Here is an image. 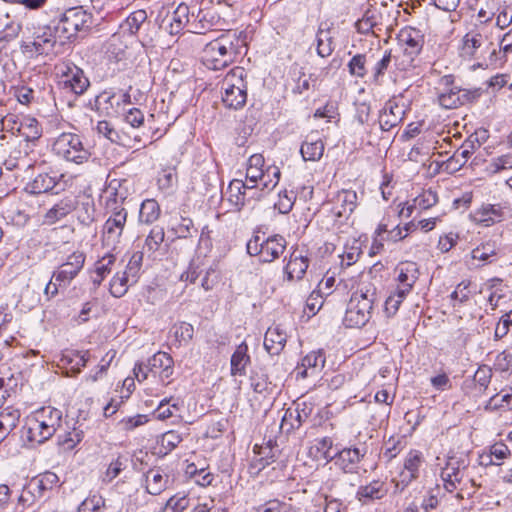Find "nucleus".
<instances>
[{
	"label": "nucleus",
	"instance_id": "f257e3e1",
	"mask_svg": "<svg viewBox=\"0 0 512 512\" xmlns=\"http://www.w3.org/2000/svg\"><path fill=\"white\" fill-rule=\"evenodd\" d=\"M243 32L228 31L212 40L203 49L202 62L211 70H220L230 65L242 53L246 45Z\"/></svg>",
	"mask_w": 512,
	"mask_h": 512
},
{
	"label": "nucleus",
	"instance_id": "f03ea898",
	"mask_svg": "<svg viewBox=\"0 0 512 512\" xmlns=\"http://www.w3.org/2000/svg\"><path fill=\"white\" fill-rule=\"evenodd\" d=\"M498 54L500 52H497L493 44L478 31H470L462 39L460 56L465 60L477 61L471 66L472 70L497 66Z\"/></svg>",
	"mask_w": 512,
	"mask_h": 512
},
{
	"label": "nucleus",
	"instance_id": "7ed1b4c3",
	"mask_svg": "<svg viewBox=\"0 0 512 512\" xmlns=\"http://www.w3.org/2000/svg\"><path fill=\"white\" fill-rule=\"evenodd\" d=\"M398 53L394 55V65L399 71H408L415 67V60L421 53L425 38L421 30L406 26L397 36Z\"/></svg>",
	"mask_w": 512,
	"mask_h": 512
},
{
	"label": "nucleus",
	"instance_id": "20e7f679",
	"mask_svg": "<svg viewBox=\"0 0 512 512\" xmlns=\"http://www.w3.org/2000/svg\"><path fill=\"white\" fill-rule=\"evenodd\" d=\"M376 299V289L370 285L354 292L345 312L343 320L345 326L350 328L364 326L371 318Z\"/></svg>",
	"mask_w": 512,
	"mask_h": 512
},
{
	"label": "nucleus",
	"instance_id": "39448f33",
	"mask_svg": "<svg viewBox=\"0 0 512 512\" xmlns=\"http://www.w3.org/2000/svg\"><path fill=\"white\" fill-rule=\"evenodd\" d=\"M286 246V239L279 234L266 239L255 235L247 242L246 249L250 256H257L261 263H271L284 253Z\"/></svg>",
	"mask_w": 512,
	"mask_h": 512
},
{
	"label": "nucleus",
	"instance_id": "423d86ee",
	"mask_svg": "<svg viewBox=\"0 0 512 512\" xmlns=\"http://www.w3.org/2000/svg\"><path fill=\"white\" fill-rule=\"evenodd\" d=\"M106 208L109 217L103 226V240L107 245L115 246L120 242L126 225L128 212L123 207L122 203H118L116 198L109 199Z\"/></svg>",
	"mask_w": 512,
	"mask_h": 512
},
{
	"label": "nucleus",
	"instance_id": "0eeeda50",
	"mask_svg": "<svg viewBox=\"0 0 512 512\" xmlns=\"http://www.w3.org/2000/svg\"><path fill=\"white\" fill-rule=\"evenodd\" d=\"M263 165L264 157L261 154L250 156L246 170V180L251 183H258L260 181L262 189L270 191L278 184L281 173L276 166L268 167L264 172L262 169Z\"/></svg>",
	"mask_w": 512,
	"mask_h": 512
},
{
	"label": "nucleus",
	"instance_id": "6e6552de",
	"mask_svg": "<svg viewBox=\"0 0 512 512\" xmlns=\"http://www.w3.org/2000/svg\"><path fill=\"white\" fill-rule=\"evenodd\" d=\"M367 453L368 447L365 443L345 447L334 455V464L343 473L357 474Z\"/></svg>",
	"mask_w": 512,
	"mask_h": 512
},
{
	"label": "nucleus",
	"instance_id": "1a4fd4ad",
	"mask_svg": "<svg viewBox=\"0 0 512 512\" xmlns=\"http://www.w3.org/2000/svg\"><path fill=\"white\" fill-rule=\"evenodd\" d=\"M52 413L55 414L53 421L41 420L37 417L28 421L26 437L29 442L41 444L52 437L57 428L61 426V411L51 410Z\"/></svg>",
	"mask_w": 512,
	"mask_h": 512
},
{
	"label": "nucleus",
	"instance_id": "9d476101",
	"mask_svg": "<svg viewBox=\"0 0 512 512\" xmlns=\"http://www.w3.org/2000/svg\"><path fill=\"white\" fill-rule=\"evenodd\" d=\"M454 76L445 75L440 79V85L447 90L438 95L439 104L445 109H455L471 101L474 97L469 90L459 87H450L453 85Z\"/></svg>",
	"mask_w": 512,
	"mask_h": 512
},
{
	"label": "nucleus",
	"instance_id": "9b49d317",
	"mask_svg": "<svg viewBox=\"0 0 512 512\" xmlns=\"http://www.w3.org/2000/svg\"><path fill=\"white\" fill-rule=\"evenodd\" d=\"M406 108L403 96H394L388 100L379 117L381 129L389 131L399 125L404 119Z\"/></svg>",
	"mask_w": 512,
	"mask_h": 512
},
{
	"label": "nucleus",
	"instance_id": "f8f14e48",
	"mask_svg": "<svg viewBox=\"0 0 512 512\" xmlns=\"http://www.w3.org/2000/svg\"><path fill=\"white\" fill-rule=\"evenodd\" d=\"M90 15L82 7L66 9V39L73 42L83 38L89 27Z\"/></svg>",
	"mask_w": 512,
	"mask_h": 512
},
{
	"label": "nucleus",
	"instance_id": "ddd939ff",
	"mask_svg": "<svg viewBox=\"0 0 512 512\" xmlns=\"http://www.w3.org/2000/svg\"><path fill=\"white\" fill-rule=\"evenodd\" d=\"M191 22L192 12L190 11V7L184 3L179 4L177 8L163 20L165 30L171 35L179 34L186 27H188V31L191 32Z\"/></svg>",
	"mask_w": 512,
	"mask_h": 512
},
{
	"label": "nucleus",
	"instance_id": "4468645a",
	"mask_svg": "<svg viewBox=\"0 0 512 512\" xmlns=\"http://www.w3.org/2000/svg\"><path fill=\"white\" fill-rule=\"evenodd\" d=\"M96 130L99 135H102L112 143L123 147L133 148L136 143L141 142V137L139 135L131 136L123 130L117 131L106 120L99 121L97 123Z\"/></svg>",
	"mask_w": 512,
	"mask_h": 512
},
{
	"label": "nucleus",
	"instance_id": "2eb2a0df",
	"mask_svg": "<svg viewBox=\"0 0 512 512\" xmlns=\"http://www.w3.org/2000/svg\"><path fill=\"white\" fill-rule=\"evenodd\" d=\"M121 104H131V96L128 92L123 93L121 99L116 101L115 94L104 91L95 100L97 110L108 117L120 115L119 107Z\"/></svg>",
	"mask_w": 512,
	"mask_h": 512
},
{
	"label": "nucleus",
	"instance_id": "dca6fc26",
	"mask_svg": "<svg viewBox=\"0 0 512 512\" xmlns=\"http://www.w3.org/2000/svg\"><path fill=\"white\" fill-rule=\"evenodd\" d=\"M388 493V488L384 481L375 479L366 485H361L357 489L356 499L362 505H368L374 501L383 499Z\"/></svg>",
	"mask_w": 512,
	"mask_h": 512
},
{
	"label": "nucleus",
	"instance_id": "f3484780",
	"mask_svg": "<svg viewBox=\"0 0 512 512\" xmlns=\"http://www.w3.org/2000/svg\"><path fill=\"white\" fill-rule=\"evenodd\" d=\"M173 365V358L168 353L159 351L149 358L146 367L149 372L165 380L173 374Z\"/></svg>",
	"mask_w": 512,
	"mask_h": 512
},
{
	"label": "nucleus",
	"instance_id": "a211bd4d",
	"mask_svg": "<svg viewBox=\"0 0 512 512\" xmlns=\"http://www.w3.org/2000/svg\"><path fill=\"white\" fill-rule=\"evenodd\" d=\"M94 200L91 196L82 193L75 199L72 217H76L80 224L89 225L94 221Z\"/></svg>",
	"mask_w": 512,
	"mask_h": 512
},
{
	"label": "nucleus",
	"instance_id": "6ab92c4d",
	"mask_svg": "<svg viewBox=\"0 0 512 512\" xmlns=\"http://www.w3.org/2000/svg\"><path fill=\"white\" fill-rule=\"evenodd\" d=\"M309 266V259L297 249L290 253L289 260L284 267V272L289 281L301 280Z\"/></svg>",
	"mask_w": 512,
	"mask_h": 512
},
{
	"label": "nucleus",
	"instance_id": "aec40b11",
	"mask_svg": "<svg viewBox=\"0 0 512 512\" xmlns=\"http://www.w3.org/2000/svg\"><path fill=\"white\" fill-rule=\"evenodd\" d=\"M219 20V15L213 9H199L197 14L192 11L191 32L203 34L205 31L217 25Z\"/></svg>",
	"mask_w": 512,
	"mask_h": 512
},
{
	"label": "nucleus",
	"instance_id": "412c9836",
	"mask_svg": "<svg viewBox=\"0 0 512 512\" xmlns=\"http://www.w3.org/2000/svg\"><path fill=\"white\" fill-rule=\"evenodd\" d=\"M89 85L90 82L82 69L72 63H66V89L70 88L75 95H81Z\"/></svg>",
	"mask_w": 512,
	"mask_h": 512
},
{
	"label": "nucleus",
	"instance_id": "4be33fe9",
	"mask_svg": "<svg viewBox=\"0 0 512 512\" xmlns=\"http://www.w3.org/2000/svg\"><path fill=\"white\" fill-rule=\"evenodd\" d=\"M69 136L66 149V163L83 165L90 157V153L84 149L80 137L76 134L66 133Z\"/></svg>",
	"mask_w": 512,
	"mask_h": 512
},
{
	"label": "nucleus",
	"instance_id": "5701e85b",
	"mask_svg": "<svg viewBox=\"0 0 512 512\" xmlns=\"http://www.w3.org/2000/svg\"><path fill=\"white\" fill-rule=\"evenodd\" d=\"M509 213V208L502 204H483L477 211L479 222L485 226L503 221Z\"/></svg>",
	"mask_w": 512,
	"mask_h": 512
},
{
	"label": "nucleus",
	"instance_id": "b1692460",
	"mask_svg": "<svg viewBox=\"0 0 512 512\" xmlns=\"http://www.w3.org/2000/svg\"><path fill=\"white\" fill-rule=\"evenodd\" d=\"M170 479L167 473L159 467L149 469L145 473L146 491L151 495H159L169 485Z\"/></svg>",
	"mask_w": 512,
	"mask_h": 512
},
{
	"label": "nucleus",
	"instance_id": "393cba45",
	"mask_svg": "<svg viewBox=\"0 0 512 512\" xmlns=\"http://www.w3.org/2000/svg\"><path fill=\"white\" fill-rule=\"evenodd\" d=\"M27 190L32 194L51 192V196H53L64 191V186L61 183H57L55 179L48 174H39L28 184Z\"/></svg>",
	"mask_w": 512,
	"mask_h": 512
},
{
	"label": "nucleus",
	"instance_id": "a878e982",
	"mask_svg": "<svg viewBox=\"0 0 512 512\" xmlns=\"http://www.w3.org/2000/svg\"><path fill=\"white\" fill-rule=\"evenodd\" d=\"M251 358L248 354V345L246 342L239 344L233 352L230 359L231 376H245L246 368L250 364Z\"/></svg>",
	"mask_w": 512,
	"mask_h": 512
},
{
	"label": "nucleus",
	"instance_id": "bb28decb",
	"mask_svg": "<svg viewBox=\"0 0 512 512\" xmlns=\"http://www.w3.org/2000/svg\"><path fill=\"white\" fill-rule=\"evenodd\" d=\"M286 332L279 326L269 327L264 337V347L271 355H278L285 347Z\"/></svg>",
	"mask_w": 512,
	"mask_h": 512
},
{
	"label": "nucleus",
	"instance_id": "cd10ccee",
	"mask_svg": "<svg viewBox=\"0 0 512 512\" xmlns=\"http://www.w3.org/2000/svg\"><path fill=\"white\" fill-rule=\"evenodd\" d=\"M324 143L316 135H307L303 141L300 153L304 161H318L324 153Z\"/></svg>",
	"mask_w": 512,
	"mask_h": 512
},
{
	"label": "nucleus",
	"instance_id": "c85d7f7f",
	"mask_svg": "<svg viewBox=\"0 0 512 512\" xmlns=\"http://www.w3.org/2000/svg\"><path fill=\"white\" fill-rule=\"evenodd\" d=\"M357 206V193L353 190H343L337 195V205L334 213L337 217H349Z\"/></svg>",
	"mask_w": 512,
	"mask_h": 512
},
{
	"label": "nucleus",
	"instance_id": "c756f323",
	"mask_svg": "<svg viewBox=\"0 0 512 512\" xmlns=\"http://www.w3.org/2000/svg\"><path fill=\"white\" fill-rule=\"evenodd\" d=\"M398 281L401 285L399 289L410 292L416 280L418 279L419 271L415 262L407 261L401 263L397 267Z\"/></svg>",
	"mask_w": 512,
	"mask_h": 512
},
{
	"label": "nucleus",
	"instance_id": "7c9ffc66",
	"mask_svg": "<svg viewBox=\"0 0 512 512\" xmlns=\"http://www.w3.org/2000/svg\"><path fill=\"white\" fill-rule=\"evenodd\" d=\"M147 13L145 10L139 9L133 11L120 24L119 29L123 35L134 36L147 22Z\"/></svg>",
	"mask_w": 512,
	"mask_h": 512
},
{
	"label": "nucleus",
	"instance_id": "2f4dec72",
	"mask_svg": "<svg viewBox=\"0 0 512 512\" xmlns=\"http://www.w3.org/2000/svg\"><path fill=\"white\" fill-rule=\"evenodd\" d=\"M227 194L228 201L236 211H240L248 202L247 185L242 180H232L228 186Z\"/></svg>",
	"mask_w": 512,
	"mask_h": 512
},
{
	"label": "nucleus",
	"instance_id": "473e14b6",
	"mask_svg": "<svg viewBox=\"0 0 512 512\" xmlns=\"http://www.w3.org/2000/svg\"><path fill=\"white\" fill-rule=\"evenodd\" d=\"M224 90V94L222 97V101L226 107L231 109H240L242 108L247 100V91L246 87H236L234 88H222Z\"/></svg>",
	"mask_w": 512,
	"mask_h": 512
},
{
	"label": "nucleus",
	"instance_id": "72a5a7b5",
	"mask_svg": "<svg viewBox=\"0 0 512 512\" xmlns=\"http://www.w3.org/2000/svg\"><path fill=\"white\" fill-rule=\"evenodd\" d=\"M422 462L421 453L417 450H411L405 459L404 469L405 471L401 473L403 477L402 481L411 482L412 480L418 477V471L420 464Z\"/></svg>",
	"mask_w": 512,
	"mask_h": 512
},
{
	"label": "nucleus",
	"instance_id": "f704fd0d",
	"mask_svg": "<svg viewBox=\"0 0 512 512\" xmlns=\"http://www.w3.org/2000/svg\"><path fill=\"white\" fill-rule=\"evenodd\" d=\"M56 40L53 37L38 36L33 42H24L21 45L23 53L48 54L54 47Z\"/></svg>",
	"mask_w": 512,
	"mask_h": 512
},
{
	"label": "nucleus",
	"instance_id": "c9c22d12",
	"mask_svg": "<svg viewBox=\"0 0 512 512\" xmlns=\"http://www.w3.org/2000/svg\"><path fill=\"white\" fill-rule=\"evenodd\" d=\"M88 357L87 351L66 350V377L70 375L69 372L74 375L79 373L81 368L86 365Z\"/></svg>",
	"mask_w": 512,
	"mask_h": 512
},
{
	"label": "nucleus",
	"instance_id": "e433bc0d",
	"mask_svg": "<svg viewBox=\"0 0 512 512\" xmlns=\"http://www.w3.org/2000/svg\"><path fill=\"white\" fill-rule=\"evenodd\" d=\"M115 260V256L108 253L96 262L94 274L91 276L92 282L96 287H98L111 272V266L114 264Z\"/></svg>",
	"mask_w": 512,
	"mask_h": 512
},
{
	"label": "nucleus",
	"instance_id": "4c0bfd02",
	"mask_svg": "<svg viewBox=\"0 0 512 512\" xmlns=\"http://www.w3.org/2000/svg\"><path fill=\"white\" fill-rule=\"evenodd\" d=\"M160 216V206L155 199H146L139 210V221L144 224L155 222Z\"/></svg>",
	"mask_w": 512,
	"mask_h": 512
},
{
	"label": "nucleus",
	"instance_id": "58836bf2",
	"mask_svg": "<svg viewBox=\"0 0 512 512\" xmlns=\"http://www.w3.org/2000/svg\"><path fill=\"white\" fill-rule=\"evenodd\" d=\"M325 364V356L322 350L312 351L302 359L303 371L298 372L301 377L305 378L308 375V370L322 369Z\"/></svg>",
	"mask_w": 512,
	"mask_h": 512
},
{
	"label": "nucleus",
	"instance_id": "ea45409f",
	"mask_svg": "<svg viewBox=\"0 0 512 512\" xmlns=\"http://www.w3.org/2000/svg\"><path fill=\"white\" fill-rule=\"evenodd\" d=\"M511 454L508 446L502 442L495 443L490 447V454L487 456H481V464H493L500 465L504 459Z\"/></svg>",
	"mask_w": 512,
	"mask_h": 512
},
{
	"label": "nucleus",
	"instance_id": "a19ab883",
	"mask_svg": "<svg viewBox=\"0 0 512 512\" xmlns=\"http://www.w3.org/2000/svg\"><path fill=\"white\" fill-rule=\"evenodd\" d=\"M164 237H165V232L162 227H159V226L153 227L145 239V243H144L142 252L147 253L148 256L153 255L156 251L159 250L161 244L164 241Z\"/></svg>",
	"mask_w": 512,
	"mask_h": 512
},
{
	"label": "nucleus",
	"instance_id": "79ce46f5",
	"mask_svg": "<svg viewBox=\"0 0 512 512\" xmlns=\"http://www.w3.org/2000/svg\"><path fill=\"white\" fill-rule=\"evenodd\" d=\"M171 332L175 338V342L178 344V347L182 345H187L192 339L194 335V327L185 321H180L175 323Z\"/></svg>",
	"mask_w": 512,
	"mask_h": 512
},
{
	"label": "nucleus",
	"instance_id": "37998d69",
	"mask_svg": "<svg viewBox=\"0 0 512 512\" xmlns=\"http://www.w3.org/2000/svg\"><path fill=\"white\" fill-rule=\"evenodd\" d=\"M438 202L437 193L431 189L423 191L413 200V206L407 207L406 216L409 217L412 214L414 208L426 210L434 206Z\"/></svg>",
	"mask_w": 512,
	"mask_h": 512
},
{
	"label": "nucleus",
	"instance_id": "c03bdc74",
	"mask_svg": "<svg viewBox=\"0 0 512 512\" xmlns=\"http://www.w3.org/2000/svg\"><path fill=\"white\" fill-rule=\"evenodd\" d=\"M133 284L131 277L125 271L122 274L117 273L110 282V293L114 297H122L126 294L128 287Z\"/></svg>",
	"mask_w": 512,
	"mask_h": 512
},
{
	"label": "nucleus",
	"instance_id": "a18cd8bd",
	"mask_svg": "<svg viewBox=\"0 0 512 512\" xmlns=\"http://www.w3.org/2000/svg\"><path fill=\"white\" fill-rule=\"evenodd\" d=\"M334 50L333 39L328 30L319 29L317 32V54L322 57H328Z\"/></svg>",
	"mask_w": 512,
	"mask_h": 512
},
{
	"label": "nucleus",
	"instance_id": "49530a36",
	"mask_svg": "<svg viewBox=\"0 0 512 512\" xmlns=\"http://www.w3.org/2000/svg\"><path fill=\"white\" fill-rule=\"evenodd\" d=\"M497 245L494 241H487L472 251V258L484 262H492V257L497 255Z\"/></svg>",
	"mask_w": 512,
	"mask_h": 512
},
{
	"label": "nucleus",
	"instance_id": "de8ad7c7",
	"mask_svg": "<svg viewBox=\"0 0 512 512\" xmlns=\"http://www.w3.org/2000/svg\"><path fill=\"white\" fill-rule=\"evenodd\" d=\"M246 77V72L242 67H234L232 68L225 76L222 88H234L236 87H246L244 83V78Z\"/></svg>",
	"mask_w": 512,
	"mask_h": 512
},
{
	"label": "nucleus",
	"instance_id": "09e8293b",
	"mask_svg": "<svg viewBox=\"0 0 512 512\" xmlns=\"http://www.w3.org/2000/svg\"><path fill=\"white\" fill-rule=\"evenodd\" d=\"M17 131L26 140H34L40 137L38 122L34 118H25L17 127Z\"/></svg>",
	"mask_w": 512,
	"mask_h": 512
},
{
	"label": "nucleus",
	"instance_id": "8fccbe9b",
	"mask_svg": "<svg viewBox=\"0 0 512 512\" xmlns=\"http://www.w3.org/2000/svg\"><path fill=\"white\" fill-rule=\"evenodd\" d=\"M85 255L83 252H74L66 260V278H74L83 268Z\"/></svg>",
	"mask_w": 512,
	"mask_h": 512
},
{
	"label": "nucleus",
	"instance_id": "3c124183",
	"mask_svg": "<svg viewBox=\"0 0 512 512\" xmlns=\"http://www.w3.org/2000/svg\"><path fill=\"white\" fill-rule=\"evenodd\" d=\"M250 384L254 392L259 394L270 393L272 383L264 373L253 372L250 376Z\"/></svg>",
	"mask_w": 512,
	"mask_h": 512
},
{
	"label": "nucleus",
	"instance_id": "603ef678",
	"mask_svg": "<svg viewBox=\"0 0 512 512\" xmlns=\"http://www.w3.org/2000/svg\"><path fill=\"white\" fill-rule=\"evenodd\" d=\"M190 506V498L187 495H174L168 499L163 512H183Z\"/></svg>",
	"mask_w": 512,
	"mask_h": 512
},
{
	"label": "nucleus",
	"instance_id": "864d4df0",
	"mask_svg": "<svg viewBox=\"0 0 512 512\" xmlns=\"http://www.w3.org/2000/svg\"><path fill=\"white\" fill-rule=\"evenodd\" d=\"M173 409L180 410V404L178 401H174L173 398L163 399L157 407L155 414L158 419L165 420L173 416Z\"/></svg>",
	"mask_w": 512,
	"mask_h": 512
},
{
	"label": "nucleus",
	"instance_id": "5fc2aeb1",
	"mask_svg": "<svg viewBox=\"0 0 512 512\" xmlns=\"http://www.w3.org/2000/svg\"><path fill=\"white\" fill-rule=\"evenodd\" d=\"M144 252L137 251L132 254L126 266L125 272L131 277V283H136L139 271L142 267Z\"/></svg>",
	"mask_w": 512,
	"mask_h": 512
},
{
	"label": "nucleus",
	"instance_id": "6e6d98bb",
	"mask_svg": "<svg viewBox=\"0 0 512 512\" xmlns=\"http://www.w3.org/2000/svg\"><path fill=\"white\" fill-rule=\"evenodd\" d=\"M408 292L397 289L394 294H391L385 301V312L388 316H393L399 309L401 303Z\"/></svg>",
	"mask_w": 512,
	"mask_h": 512
},
{
	"label": "nucleus",
	"instance_id": "4d7b16f0",
	"mask_svg": "<svg viewBox=\"0 0 512 512\" xmlns=\"http://www.w3.org/2000/svg\"><path fill=\"white\" fill-rule=\"evenodd\" d=\"M366 55L356 54L348 63V69L351 75L363 78L366 75Z\"/></svg>",
	"mask_w": 512,
	"mask_h": 512
},
{
	"label": "nucleus",
	"instance_id": "13d9d810",
	"mask_svg": "<svg viewBox=\"0 0 512 512\" xmlns=\"http://www.w3.org/2000/svg\"><path fill=\"white\" fill-rule=\"evenodd\" d=\"M392 59L394 60V56L392 55L391 50H386L384 52L383 57L375 64L373 69V80L376 83L380 82V78L384 76L386 70L391 64Z\"/></svg>",
	"mask_w": 512,
	"mask_h": 512
},
{
	"label": "nucleus",
	"instance_id": "bf43d9fd",
	"mask_svg": "<svg viewBox=\"0 0 512 512\" xmlns=\"http://www.w3.org/2000/svg\"><path fill=\"white\" fill-rule=\"evenodd\" d=\"M296 199L295 194L290 191L284 190L279 193L278 201L274 204V207L282 214L289 213L294 205V201Z\"/></svg>",
	"mask_w": 512,
	"mask_h": 512
},
{
	"label": "nucleus",
	"instance_id": "052dcab7",
	"mask_svg": "<svg viewBox=\"0 0 512 512\" xmlns=\"http://www.w3.org/2000/svg\"><path fill=\"white\" fill-rule=\"evenodd\" d=\"M470 282L462 281L459 283L455 290L451 293L450 298L453 303V307H456L457 304H464L470 298V290H469Z\"/></svg>",
	"mask_w": 512,
	"mask_h": 512
},
{
	"label": "nucleus",
	"instance_id": "680f3d73",
	"mask_svg": "<svg viewBox=\"0 0 512 512\" xmlns=\"http://www.w3.org/2000/svg\"><path fill=\"white\" fill-rule=\"evenodd\" d=\"M333 446V440L330 437H323L315 440V445L311 447L310 452L315 448L317 452L322 454V458L326 461L334 460V455L330 454V450Z\"/></svg>",
	"mask_w": 512,
	"mask_h": 512
},
{
	"label": "nucleus",
	"instance_id": "e2e57ef3",
	"mask_svg": "<svg viewBox=\"0 0 512 512\" xmlns=\"http://www.w3.org/2000/svg\"><path fill=\"white\" fill-rule=\"evenodd\" d=\"M126 459L122 457H118L114 461H112L103 477V481L106 483H110L112 480H114L126 467Z\"/></svg>",
	"mask_w": 512,
	"mask_h": 512
},
{
	"label": "nucleus",
	"instance_id": "0e129e2a",
	"mask_svg": "<svg viewBox=\"0 0 512 512\" xmlns=\"http://www.w3.org/2000/svg\"><path fill=\"white\" fill-rule=\"evenodd\" d=\"M188 469L189 473L193 476L197 484L203 487L212 484V481L214 480V475L210 472H207L206 469L197 470L194 465H190Z\"/></svg>",
	"mask_w": 512,
	"mask_h": 512
},
{
	"label": "nucleus",
	"instance_id": "69168bd1",
	"mask_svg": "<svg viewBox=\"0 0 512 512\" xmlns=\"http://www.w3.org/2000/svg\"><path fill=\"white\" fill-rule=\"evenodd\" d=\"M495 368L501 372L512 370V348L499 353L495 359Z\"/></svg>",
	"mask_w": 512,
	"mask_h": 512
},
{
	"label": "nucleus",
	"instance_id": "338daca9",
	"mask_svg": "<svg viewBox=\"0 0 512 512\" xmlns=\"http://www.w3.org/2000/svg\"><path fill=\"white\" fill-rule=\"evenodd\" d=\"M124 115V121L133 128H139L144 123V114L138 108H130L127 111L122 112Z\"/></svg>",
	"mask_w": 512,
	"mask_h": 512
},
{
	"label": "nucleus",
	"instance_id": "774afa93",
	"mask_svg": "<svg viewBox=\"0 0 512 512\" xmlns=\"http://www.w3.org/2000/svg\"><path fill=\"white\" fill-rule=\"evenodd\" d=\"M512 168V155H502L492 160L489 164V171L491 173H498L501 170Z\"/></svg>",
	"mask_w": 512,
	"mask_h": 512
}]
</instances>
